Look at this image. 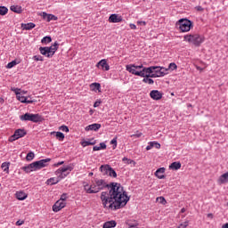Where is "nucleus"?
I'll list each match as a JSON object with an SVG mask.
<instances>
[{"label": "nucleus", "mask_w": 228, "mask_h": 228, "mask_svg": "<svg viewBox=\"0 0 228 228\" xmlns=\"http://www.w3.org/2000/svg\"><path fill=\"white\" fill-rule=\"evenodd\" d=\"M130 74H133L134 76H139L140 77H151L152 76V74L151 75L149 70H147V68H143L140 71L131 69Z\"/></svg>", "instance_id": "6e6552de"}, {"label": "nucleus", "mask_w": 228, "mask_h": 228, "mask_svg": "<svg viewBox=\"0 0 228 228\" xmlns=\"http://www.w3.org/2000/svg\"><path fill=\"white\" fill-rule=\"evenodd\" d=\"M1 168L4 172H6V174H8V172H10V162H3L1 165Z\"/></svg>", "instance_id": "7c9ffc66"}, {"label": "nucleus", "mask_w": 228, "mask_h": 228, "mask_svg": "<svg viewBox=\"0 0 228 228\" xmlns=\"http://www.w3.org/2000/svg\"><path fill=\"white\" fill-rule=\"evenodd\" d=\"M128 159H129L128 158L124 157V158L122 159V161H123L124 163H127V160H128Z\"/></svg>", "instance_id": "e2e57ef3"}, {"label": "nucleus", "mask_w": 228, "mask_h": 228, "mask_svg": "<svg viewBox=\"0 0 228 228\" xmlns=\"http://www.w3.org/2000/svg\"><path fill=\"white\" fill-rule=\"evenodd\" d=\"M160 72H163V77L168 74V69L160 67Z\"/></svg>", "instance_id": "3c124183"}, {"label": "nucleus", "mask_w": 228, "mask_h": 228, "mask_svg": "<svg viewBox=\"0 0 228 228\" xmlns=\"http://www.w3.org/2000/svg\"><path fill=\"white\" fill-rule=\"evenodd\" d=\"M96 67H98V69L101 67L102 70H110V64H108V61L105 59L101 60L96 64Z\"/></svg>", "instance_id": "f8f14e48"}, {"label": "nucleus", "mask_w": 228, "mask_h": 228, "mask_svg": "<svg viewBox=\"0 0 228 228\" xmlns=\"http://www.w3.org/2000/svg\"><path fill=\"white\" fill-rule=\"evenodd\" d=\"M15 65H19V62H17V61L14 60L7 64L6 69H13Z\"/></svg>", "instance_id": "4c0bfd02"}, {"label": "nucleus", "mask_w": 228, "mask_h": 228, "mask_svg": "<svg viewBox=\"0 0 228 228\" xmlns=\"http://www.w3.org/2000/svg\"><path fill=\"white\" fill-rule=\"evenodd\" d=\"M59 45H60L58 44V41H55L53 45H52L51 46H47L49 53L48 58H53V56H54V54L58 51Z\"/></svg>", "instance_id": "9d476101"}, {"label": "nucleus", "mask_w": 228, "mask_h": 228, "mask_svg": "<svg viewBox=\"0 0 228 228\" xmlns=\"http://www.w3.org/2000/svg\"><path fill=\"white\" fill-rule=\"evenodd\" d=\"M110 188L107 191H102ZM84 190L86 193L94 194L101 193V200L105 209H110L111 211H117L122 209L127 202H129V196L127 191L124 190V186L118 183H108L104 179L96 178L91 185L86 184Z\"/></svg>", "instance_id": "f257e3e1"}, {"label": "nucleus", "mask_w": 228, "mask_h": 228, "mask_svg": "<svg viewBox=\"0 0 228 228\" xmlns=\"http://www.w3.org/2000/svg\"><path fill=\"white\" fill-rule=\"evenodd\" d=\"M106 149V143L101 142L100 146H94L93 151H104Z\"/></svg>", "instance_id": "2f4dec72"}, {"label": "nucleus", "mask_w": 228, "mask_h": 228, "mask_svg": "<svg viewBox=\"0 0 228 228\" xmlns=\"http://www.w3.org/2000/svg\"><path fill=\"white\" fill-rule=\"evenodd\" d=\"M39 52L41 54H43V56H45L46 58H49V50L47 48V46L45 47H39Z\"/></svg>", "instance_id": "bb28decb"}, {"label": "nucleus", "mask_w": 228, "mask_h": 228, "mask_svg": "<svg viewBox=\"0 0 228 228\" xmlns=\"http://www.w3.org/2000/svg\"><path fill=\"white\" fill-rule=\"evenodd\" d=\"M187 227H188V222H184L178 226V228H187Z\"/></svg>", "instance_id": "6e6d98bb"}, {"label": "nucleus", "mask_w": 228, "mask_h": 228, "mask_svg": "<svg viewBox=\"0 0 228 228\" xmlns=\"http://www.w3.org/2000/svg\"><path fill=\"white\" fill-rule=\"evenodd\" d=\"M63 163H65L64 161H61V162H58L55 167H60L61 165H63Z\"/></svg>", "instance_id": "0e129e2a"}, {"label": "nucleus", "mask_w": 228, "mask_h": 228, "mask_svg": "<svg viewBox=\"0 0 228 228\" xmlns=\"http://www.w3.org/2000/svg\"><path fill=\"white\" fill-rule=\"evenodd\" d=\"M8 13V9L6 6H0V15L4 16Z\"/></svg>", "instance_id": "c9c22d12"}, {"label": "nucleus", "mask_w": 228, "mask_h": 228, "mask_svg": "<svg viewBox=\"0 0 228 228\" xmlns=\"http://www.w3.org/2000/svg\"><path fill=\"white\" fill-rule=\"evenodd\" d=\"M27 161H33L35 159V152L29 151L26 156Z\"/></svg>", "instance_id": "f704fd0d"}, {"label": "nucleus", "mask_w": 228, "mask_h": 228, "mask_svg": "<svg viewBox=\"0 0 228 228\" xmlns=\"http://www.w3.org/2000/svg\"><path fill=\"white\" fill-rule=\"evenodd\" d=\"M142 83H146L147 85H154V80L150 78L151 77H143Z\"/></svg>", "instance_id": "72a5a7b5"}, {"label": "nucleus", "mask_w": 228, "mask_h": 228, "mask_svg": "<svg viewBox=\"0 0 228 228\" xmlns=\"http://www.w3.org/2000/svg\"><path fill=\"white\" fill-rule=\"evenodd\" d=\"M59 183H60V179L55 178V177H52L46 181V183L50 184L51 186H53L54 184H58Z\"/></svg>", "instance_id": "c756f323"}, {"label": "nucleus", "mask_w": 228, "mask_h": 228, "mask_svg": "<svg viewBox=\"0 0 228 228\" xmlns=\"http://www.w3.org/2000/svg\"><path fill=\"white\" fill-rule=\"evenodd\" d=\"M154 67L155 66H151V67L146 68L148 72H150V75L154 74Z\"/></svg>", "instance_id": "864d4df0"}, {"label": "nucleus", "mask_w": 228, "mask_h": 228, "mask_svg": "<svg viewBox=\"0 0 228 228\" xmlns=\"http://www.w3.org/2000/svg\"><path fill=\"white\" fill-rule=\"evenodd\" d=\"M23 224H24V221L18 220L16 222V225H18V226L23 225Z\"/></svg>", "instance_id": "13d9d810"}, {"label": "nucleus", "mask_w": 228, "mask_h": 228, "mask_svg": "<svg viewBox=\"0 0 228 228\" xmlns=\"http://www.w3.org/2000/svg\"><path fill=\"white\" fill-rule=\"evenodd\" d=\"M103 228H114L117 227V222L115 220L107 221L103 224Z\"/></svg>", "instance_id": "4be33fe9"}, {"label": "nucleus", "mask_w": 228, "mask_h": 228, "mask_svg": "<svg viewBox=\"0 0 228 228\" xmlns=\"http://www.w3.org/2000/svg\"><path fill=\"white\" fill-rule=\"evenodd\" d=\"M97 142L94 139H90L89 141H82L81 145L82 147H88V145H95Z\"/></svg>", "instance_id": "393cba45"}, {"label": "nucleus", "mask_w": 228, "mask_h": 228, "mask_svg": "<svg viewBox=\"0 0 228 228\" xmlns=\"http://www.w3.org/2000/svg\"><path fill=\"white\" fill-rule=\"evenodd\" d=\"M180 213H186V208H183L180 211Z\"/></svg>", "instance_id": "338daca9"}, {"label": "nucleus", "mask_w": 228, "mask_h": 228, "mask_svg": "<svg viewBox=\"0 0 228 228\" xmlns=\"http://www.w3.org/2000/svg\"><path fill=\"white\" fill-rule=\"evenodd\" d=\"M222 228H228V223L222 225Z\"/></svg>", "instance_id": "69168bd1"}, {"label": "nucleus", "mask_w": 228, "mask_h": 228, "mask_svg": "<svg viewBox=\"0 0 228 228\" xmlns=\"http://www.w3.org/2000/svg\"><path fill=\"white\" fill-rule=\"evenodd\" d=\"M137 24H141L142 26H146L147 22H145V21H138Z\"/></svg>", "instance_id": "680f3d73"}, {"label": "nucleus", "mask_w": 228, "mask_h": 228, "mask_svg": "<svg viewBox=\"0 0 228 228\" xmlns=\"http://www.w3.org/2000/svg\"><path fill=\"white\" fill-rule=\"evenodd\" d=\"M181 168V162H173L169 166V170H179Z\"/></svg>", "instance_id": "c85d7f7f"}, {"label": "nucleus", "mask_w": 228, "mask_h": 228, "mask_svg": "<svg viewBox=\"0 0 228 228\" xmlns=\"http://www.w3.org/2000/svg\"><path fill=\"white\" fill-rule=\"evenodd\" d=\"M192 24L191 20L188 19H180L176 21L175 26L182 33H188L191 29Z\"/></svg>", "instance_id": "7ed1b4c3"}, {"label": "nucleus", "mask_w": 228, "mask_h": 228, "mask_svg": "<svg viewBox=\"0 0 228 228\" xmlns=\"http://www.w3.org/2000/svg\"><path fill=\"white\" fill-rule=\"evenodd\" d=\"M102 102L101 100H97L94 103V108H99L101 106V103Z\"/></svg>", "instance_id": "5fc2aeb1"}, {"label": "nucleus", "mask_w": 228, "mask_h": 228, "mask_svg": "<svg viewBox=\"0 0 228 228\" xmlns=\"http://www.w3.org/2000/svg\"><path fill=\"white\" fill-rule=\"evenodd\" d=\"M183 40L189 42V44H192V45H195L196 47L200 45V36L199 34L186 35L183 37Z\"/></svg>", "instance_id": "20e7f679"}, {"label": "nucleus", "mask_w": 228, "mask_h": 228, "mask_svg": "<svg viewBox=\"0 0 228 228\" xmlns=\"http://www.w3.org/2000/svg\"><path fill=\"white\" fill-rule=\"evenodd\" d=\"M20 120H21V122H33L34 124H38L39 122H44V117L40 114L27 112L24 115L20 116Z\"/></svg>", "instance_id": "f03ea898"}, {"label": "nucleus", "mask_w": 228, "mask_h": 228, "mask_svg": "<svg viewBox=\"0 0 228 228\" xmlns=\"http://www.w3.org/2000/svg\"><path fill=\"white\" fill-rule=\"evenodd\" d=\"M12 92H14V94H16V97H19V95H20V88H12Z\"/></svg>", "instance_id": "a18cd8bd"}, {"label": "nucleus", "mask_w": 228, "mask_h": 228, "mask_svg": "<svg viewBox=\"0 0 228 228\" xmlns=\"http://www.w3.org/2000/svg\"><path fill=\"white\" fill-rule=\"evenodd\" d=\"M15 195L18 200H26L28 199V194L23 191H17Z\"/></svg>", "instance_id": "aec40b11"}, {"label": "nucleus", "mask_w": 228, "mask_h": 228, "mask_svg": "<svg viewBox=\"0 0 228 228\" xmlns=\"http://www.w3.org/2000/svg\"><path fill=\"white\" fill-rule=\"evenodd\" d=\"M126 165H133V167H135L136 162L131 159H128L126 162H125Z\"/></svg>", "instance_id": "de8ad7c7"}, {"label": "nucleus", "mask_w": 228, "mask_h": 228, "mask_svg": "<svg viewBox=\"0 0 228 228\" xmlns=\"http://www.w3.org/2000/svg\"><path fill=\"white\" fill-rule=\"evenodd\" d=\"M21 170H23V172H26V174H31V172H35V167H33V163H31L28 166L22 167Z\"/></svg>", "instance_id": "412c9836"}, {"label": "nucleus", "mask_w": 228, "mask_h": 228, "mask_svg": "<svg viewBox=\"0 0 228 228\" xmlns=\"http://www.w3.org/2000/svg\"><path fill=\"white\" fill-rule=\"evenodd\" d=\"M175 69H177V64H175V62H171L168 65L167 70H175Z\"/></svg>", "instance_id": "c03bdc74"}, {"label": "nucleus", "mask_w": 228, "mask_h": 228, "mask_svg": "<svg viewBox=\"0 0 228 228\" xmlns=\"http://www.w3.org/2000/svg\"><path fill=\"white\" fill-rule=\"evenodd\" d=\"M65 206H67L66 201H61L60 200H58L53 206V211L54 213H58L59 211H61V209H63Z\"/></svg>", "instance_id": "1a4fd4ad"}, {"label": "nucleus", "mask_w": 228, "mask_h": 228, "mask_svg": "<svg viewBox=\"0 0 228 228\" xmlns=\"http://www.w3.org/2000/svg\"><path fill=\"white\" fill-rule=\"evenodd\" d=\"M108 175H110V177H117V172L115 171V169H113V167H110Z\"/></svg>", "instance_id": "ea45409f"}, {"label": "nucleus", "mask_w": 228, "mask_h": 228, "mask_svg": "<svg viewBox=\"0 0 228 228\" xmlns=\"http://www.w3.org/2000/svg\"><path fill=\"white\" fill-rule=\"evenodd\" d=\"M129 28L131 29H136V26L134 23H130Z\"/></svg>", "instance_id": "052dcab7"}, {"label": "nucleus", "mask_w": 228, "mask_h": 228, "mask_svg": "<svg viewBox=\"0 0 228 228\" xmlns=\"http://www.w3.org/2000/svg\"><path fill=\"white\" fill-rule=\"evenodd\" d=\"M219 184H225V183H228V172L223 174L219 179H218Z\"/></svg>", "instance_id": "5701e85b"}, {"label": "nucleus", "mask_w": 228, "mask_h": 228, "mask_svg": "<svg viewBox=\"0 0 228 228\" xmlns=\"http://www.w3.org/2000/svg\"><path fill=\"white\" fill-rule=\"evenodd\" d=\"M90 88L93 92H101V85L97 82L92 83Z\"/></svg>", "instance_id": "a878e982"}, {"label": "nucleus", "mask_w": 228, "mask_h": 228, "mask_svg": "<svg viewBox=\"0 0 228 228\" xmlns=\"http://www.w3.org/2000/svg\"><path fill=\"white\" fill-rule=\"evenodd\" d=\"M100 127H101V124L94 123L92 125L86 126V131H99Z\"/></svg>", "instance_id": "dca6fc26"}, {"label": "nucleus", "mask_w": 228, "mask_h": 228, "mask_svg": "<svg viewBox=\"0 0 228 228\" xmlns=\"http://www.w3.org/2000/svg\"><path fill=\"white\" fill-rule=\"evenodd\" d=\"M126 69L127 72L131 73V70H139V69H144V68H143V64H141L138 66H136L134 64H129V65L126 66Z\"/></svg>", "instance_id": "2eb2a0df"}, {"label": "nucleus", "mask_w": 228, "mask_h": 228, "mask_svg": "<svg viewBox=\"0 0 228 228\" xmlns=\"http://www.w3.org/2000/svg\"><path fill=\"white\" fill-rule=\"evenodd\" d=\"M28 134L25 129H17L14 131V134L9 138V142H15L20 138H24Z\"/></svg>", "instance_id": "423d86ee"}, {"label": "nucleus", "mask_w": 228, "mask_h": 228, "mask_svg": "<svg viewBox=\"0 0 228 228\" xmlns=\"http://www.w3.org/2000/svg\"><path fill=\"white\" fill-rule=\"evenodd\" d=\"M163 74L159 66H154V73L151 74V77H163Z\"/></svg>", "instance_id": "4468645a"}, {"label": "nucleus", "mask_w": 228, "mask_h": 228, "mask_svg": "<svg viewBox=\"0 0 228 228\" xmlns=\"http://www.w3.org/2000/svg\"><path fill=\"white\" fill-rule=\"evenodd\" d=\"M208 218H213V214H208Z\"/></svg>", "instance_id": "774afa93"}, {"label": "nucleus", "mask_w": 228, "mask_h": 228, "mask_svg": "<svg viewBox=\"0 0 228 228\" xmlns=\"http://www.w3.org/2000/svg\"><path fill=\"white\" fill-rule=\"evenodd\" d=\"M118 137H114L111 141H110V145H112V149L113 151H115V149H117V145H118Z\"/></svg>", "instance_id": "e433bc0d"}, {"label": "nucleus", "mask_w": 228, "mask_h": 228, "mask_svg": "<svg viewBox=\"0 0 228 228\" xmlns=\"http://www.w3.org/2000/svg\"><path fill=\"white\" fill-rule=\"evenodd\" d=\"M33 102H35V101L28 100V98H26V102H24V104H33Z\"/></svg>", "instance_id": "4d7b16f0"}, {"label": "nucleus", "mask_w": 228, "mask_h": 228, "mask_svg": "<svg viewBox=\"0 0 228 228\" xmlns=\"http://www.w3.org/2000/svg\"><path fill=\"white\" fill-rule=\"evenodd\" d=\"M47 22H51V20H58V16L54 14H48Z\"/></svg>", "instance_id": "58836bf2"}, {"label": "nucleus", "mask_w": 228, "mask_h": 228, "mask_svg": "<svg viewBox=\"0 0 228 228\" xmlns=\"http://www.w3.org/2000/svg\"><path fill=\"white\" fill-rule=\"evenodd\" d=\"M59 200H61V202H66V200H67V193H63V194L61 196V198H60Z\"/></svg>", "instance_id": "8fccbe9b"}, {"label": "nucleus", "mask_w": 228, "mask_h": 228, "mask_svg": "<svg viewBox=\"0 0 228 228\" xmlns=\"http://www.w3.org/2000/svg\"><path fill=\"white\" fill-rule=\"evenodd\" d=\"M51 42H53V38H51L50 36H45L41 39V44L47 45V44H51Z\"/></svg>", "instance_id": "473e14b6"}, {"label": "nucleus", "mask_w": 228, "mask_h": 228, "mask_svg": "<svg viewBox=\"0 0 228 228\" xmlns=\"http://www.w3.org/2000/svg\"><path fill=\"white\" fill-rule=\"evenodd\" d=\"M71 170H74V167H72L71 166H66L57 169L55 174L56 175H59L60 179H65V177H67V175L70 174Z\"/></svg>", "instance_id": "39448f33"}, {"label": "nucleus", "mask_w": 228, "mask_h": 228, "mask_svg": "<svg viewBox=\"0 0 228 228\" xmlns=\"http://www.w3.org/2000/svg\"><path fill=\"white\" fill-rule=\"evenodd\" d=\"M57 138V140H59V142H63V140H65V134L61 132H53L52 134H54Z\"/></svg>", "instance_id": "cd10ccee"}, {"label": "nucleus", "mask_w": 228, "mask_h": 228, "mask_svg": "<svg viewBox=\"0 0 228 228\" xmlns=\"http://www.w3.org/2000/svg\"><path fill=\"white\" fill-rule=\"evenodd\" d=\"M110 168L111 167L110 165H102L100 167V172H102L103 175H108L110 174Z\"/></svg>", "instance_id": "f3484780"}, {"label": "nucleus", "mask_w": 228, "mask_h": 228, "mask_svg": "<svg viewBox=\"0 0 228 228\" xmlns=\"http://www.w3.org/2000/svg\"><path fill=\"white\" fill-rule=\"evenodd\" d=\"M48 15H49V14H48L47 12H43L42 17H43V19H46V20H47Z\"/></svg>", "instance_id": "bf43d9fd"}, {"label": "nucleus", "mask_w": 228, "mask_h": 228, "mask_svg": "<svg viewBox=\"0 0 228 228\" xmlns=\"http://www.w3.org/2000/svg\"><path fill=\"white\" fill-rule=\"evenodd\" d=\"M153 147H155V149H161V144L156 141H153Z\"/></svg>", "instance_id": "603ef678"}, {"label": "nucleus", "mask_w": 228, "mask_h": 228, "mask_svg": "<svg viewBox=\"0 0 228 228\" xmlns=\"http://www.w3.org/2000/svg\"><path fill=\"white\" fill-rule=\"evenodd\" d=\"M37 25L33 22L29 23H21V28L25 29L26 31H29L33 29Z\"/></svg>", "instance_id": "a211bd4d"}, {"label": "nucleus", "mask_w": 228, "mask_h": 228, "mask_svg": "<svg viewBox=\"0 0 228 228\" xmlns=\"http://www.w3.org/2000/svg\"><path fill=\"white\" fill-rule=\"evenodd\" d=\"M150 97L153 99V101H159L163 98V93L159 92V90H152L150 93Z\"/></svg>", "instance_id": "9b49d317"}, {"label": "nucleus", "mask_w": 228, "mask_h": 228, "mask_svg": "<svg viewBox=\"0 0 228 228\" xmlns=\"http://www.w3.org/2000/svg\"><path fill=\"white\" fill-rule=\"evenodd\" d=\"M165 167H159V169L156 170L155 175L158 177V179H165Z\"/></svg>", "instance_id": "6ab92c4d"}, {"label": "nucleus", "mask_w": 228, "mask_h": 228, "mask_svg": "<svg viewBox=\"0 0 228 228\" xmlns=\"http://www.w3.org/2000/svg\"><path fill=\"white\" fill-rule=\"evenodd\" d=\"M10 10L14 13H22V6L20 5H11Z\"/></svg>", "instance_id": "b1692460"}, {"label": "nucleus", "mask_w": 228, "mask_h": 228, "mask_svg": "<svg viewBox=\"0 0 228 228\" xmlns=\"http://www.w3.org/2000/svg\"><path fill=\"white\" fill-rule=\"evenodd\" d=\"M153 147H154V142H148V145L146 146V151H151V149H152Z\"/></svg>", "instance_id": "09e8293b"}, {"label": "nucleus", "mask_w": 228, "mask_h": 228, "mask_svg": "<svg viewBox=\"0 0 228 228\" xmlns=\"http://www.w3.org/2000/svg\"><path fill=\"white\" fill-rule=\"evenodd\" d=\"M157 200H159V204H162L163 206L167 204V200L163 196L157 198Z\"/></svg>", "instance_id": "79ce46f5"}, {"label": "nucleus", "mask_w": 228, "mask_h": 228, "mask_svg": "<svg viewBox=\"0 0 228 228\" xmlns=\"http://www.w3.org/2000/svg\"><path fill=\"white\" fill-rule=\"evenodd\" d=\"M49 161H51V159H44L33 162L32 165L34 167L35 172H37V170L45 168V167H47V163H49Z\"/></svg>", "instance_id": "0eeeda50"}, {"label": "nucleus", "mask_w": 228, "mask_h": 228, "mask_svg": "<svg viewBox=\"0 0 228 228\" xmlns=\"http://www.w3.org/2000/svg\"><path fill=\"white\" fill-rule=\"evenodd\" d=\"M32 60L35 61H44V57H42V55H34Z\"/></svg>", "instance_id": "a19ab883"}, {"label": "nucleus", "mask_w": 228, "mask_h": 228, "mask_svg": "<svg viewBox=\"0 0 228 228\" xmlns=\"http://www.w3.org/2000/svg\"><path fill=\"white\" fill-rule=\"evenodd\" d=\"M17 97V100L20 101V102H22L23 104L26 102V97L22 94H19Z\"/></svg>", "instance_id": "37998d69"}, {"label": "nucleus", "mask_w": 228, "mask_h": 228, "mask_svg": "<svg viewBox=\"0 0 228 228\" xmlns=\"http://www.w3.org/2000/svg\"><path fill=\"white\" fill-rule=\"evenodd\" d=\"M109 22H112V23H118V22H122V16L118 15V14H111L109 17Z\"/></svg>", "instance_id": "ddd939ff"}, {"label": "nucleus", "mask_w": 228, "mask_h": 228, "mask_svg": "<svg viewBox=\"0 0 228 228\" xmlns=\"http://www.w3.org/2000/svg\"><path fill=\"white\" fill-rule=\"evenodd\" d=\"M60 130L61 131H63V133H69V126H65V125H63V126H60Z\"/></svg>", "instance_id": "49530a36"}]
</instances>
